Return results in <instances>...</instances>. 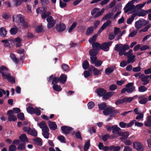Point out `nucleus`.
I'll list each match as a JSON object with an SVG mask.
<instances>
[{"label": "nucleus", "mask_w": 151, "mask_h": 151, "mask_svg": "<svg viewBox=\"0 0 151 151\" xmlns=\"http://www.w3.org/2000/svg\"><path fill=\"white\" fill-rule=\"evenodd\" d=\"M137 1L136 0H132L129 2L124 8V12L127 13L129 11L133 12L136 10L140 9L142 8L146 4L144 2L142 4L137 5L136 6L133 4Z\"/></svg>", "instance_id": "f257e3e1"}, {"label": "nucleus", "mask_w": 151, "mask_h": 151, "mask_svg": "<svg viewBox=\"0 0 151 151\" xmlns=\"http://www.w3.org/2000/svg\"><path fill=\"white\" fill-rule=\"evenodd\" d=\"M89 53L91 56L90 58L91 63L94 64L96 67L101 66L102 62L100 60H97V58L96 56L98 54V52L96 51H94L93 49H91L89 51Z\"/></svg>", "instance_id": "f03ea898"}, {"label": "nucleus", "mask_w": 151, "mask_h": 151, "mask_svg": "<svg viewBox=\"0 0 151 151\" xmlns=\"http://www.w3.org/2000/svg\"><path fill=\"white\" fill-rule=\"evenodd\" d=\"M112 43L111 41L107 43H105L101 45L98 43H95L93 44V48L94 51H96L98 52L100 49L105 51H108L109 50V47Z\"/></svg>", "instance_id": "7ed1b4c3"}, {"label": "nucleus", "mask_w": 151, "mask_h": 151, "mask_svg": "<svg viewBox=\"0 0 151 151\" xmlns=\"http://www.w3.org/2000/svg\"><path fill=\"white\" fill-rule=\"evenodd\" d=\"M129 48V46L127 44L122 45L121 44L116 45L114 47L115 50L119 52V54L122 56L125 51Z\"/></svg>", "instance_id": "20e7f679"}, {"label": "nucleus", "mask_w": 151, "mask_h": 151, "mask_svg": "<svg viewBox=\"0 0 151 151\" xmlns=\"http://www.w3.org/2000/svg\"><path fill=\"white\" fill-rule=\"evenodd\" d=\"M149 22L143 19H139L136 21L135 23V27L137 29L142 28L144 26L148 24Z\"/></svg>", "instance_id": "39448f33"}, {"label": "nucleus", "mask_w": 151, "mask_h": 151, "mask_svg": "<svg viewBox=\"0 0 151 151\" xmlns=\"http://www.w3.org/2000/svg\"><path fill=\"white\" fill-rule=\"evenodd\" d=\"M104 9H102L101 11L99 9L95 8L93 9L91 12L92 15H94L95 17H97L101 15L104 12Z\"/></svg>", "instance_id": "423d86ee"}, {"label": "nucleus", "mask_w": 151, "mask_h": 151, "mask_svg": "<svg viewBox=\"0 0 151 151\" xmlns=\"http://www.w3.org/2000/svg\"><path fill=\"white\" fill-rule=\"evenodd\" d=\"M61 129L63 132L65 134H68L69 132H70L72 135L75 133V131L73 130V128L70 127L63 126L61 127Z\"/></svg>", "instance_id": "0eeeda50"}, {"label": "nucleus", "mask_w": 151, "mask_h": 151, "mask_svg": "<svg viewBox=\"0 0 151 151\" xmlns=\"http://www.w3.org/2000/svg\"><path fill=\"white\" fill-rule=\"evenodd\" d=\"M47 21L48 22L47 27L48 28L52 27L55 24V21L51 16H49L47 17Z\"/></svg>", "instance_id": "6e6552de"}, {"label": "nucleus", "mask_w": 151, "mask_h": 151, "mask_svg": "<svg viewBox=\"0 0 151 151\" xmlns=\"http://www.w3.org/2000/svg\"><path fill=\"white\" fill-rule=\"evenodd\" d=\"M13 19L14 22L21 23L24 20V17L22 15L20 14L14 15L13 17Z\"/></svg>", "instance_id": "1a4fd4ad"}, {"label": "nucleus", "mask_w": 151, "mask_h": 151, "mask_svg": "<svg viewBox=\"0 0 151 151\" xmlns=\"http://www.w3.org/2000/svg\"><path fill=\"white\" fill-rule=\"evenodd\" d=\"M7 113L9 115L8 119L9 121L12 122L15 121L17 120V118L16 116L14 115L13 112L12 110L8 111Z\"/></svg>", "instance_id": "9d476101"}, {"label": "nucleus", "mask_w": 151, "mask_h": 151, "mask_svg": "<svg viewBox=\"0 0 151 151\" xmlns=\"http://www.w3.org/2000/svg\"><path fill=\"white\" fill-rule=\"evenodd\" d=\"M149 77V76H145L144 74H142L139 76V79L144 82L143 84L145 85L149 82L150 81L148 79Z\"/></svg>", "instance_id": "9b49d317"}, {"label": "nucleus", "mask_w": 151, "mask_h": 151, "mask_svg": "<svg viewBox=\"0 0 151 151\" xmlns=\"http://www.w3.org/2000/svg\"><path fill=\"white\" fill-rule=\"evenodd\" d=\"M133 83H129L126 85L127 88V92L128 93H131L134 91L135 89V87L133 86Z\"/></svg>", "instance_id": "f8f14e48"}, {"label": "nucleus", "mask_w": 151, "mask_h": 151, "mask_svg": "<svg viewBox=\"0 0 151 151\" xmlns=\"http://www.w3.org/2000/svg\"><path fill=\"white\" fill-rule=\"evenodd\" d=\"M111 24V22L110 21H108L104 24L98 31L97 34L99 35L101 33L102 30L104 29Z\"/></svg>", "instance_id": "ddd939ff"}, {"label": "nucleus", "mask_w": 151, "mask_h": 151, "mask_svg": "<svg viewBox=\"0 0 151 151\" xmlns=\"http://www.w3.org/2000/svg\"><path fill=\"white\" fill-rule=\"evenodd\" d=\"M89 69L93 72L95 76H98L101 74V70H98L97 68L92 65L90 66Z\"/></svg>", "instance_id": "4468645a"}, {"label": "nucleus", "mask_w": 151, "mask_h": 151, "mask_svg": "<svg viewBox=\"0 0 151 151\" xmlns=\"http://www.w3.org/2000/svg\"><path fill=\"white\" fill-rule=\"evenodd\" d=\"M38 125L42 129V131L49 130V129L45 122L42 121L40 123H38Z\"/></svg>", "instance_id": "2eb2a0df"}, {"label": "nucleus", "mask_w": 151, "mask_h": 151, "mask_svg": "<svg viewBox=\"0 0 151 151\" xmlns=\"http://www.w3.org/2000/svg\"><path fill=\"white\" fill-rule=\"evenodd\" d=\"M134 124L135 126L140 127L142 126L143 124L142 123L137 122L135 120H133L129 122V126H132Z\"/></svg>", "instance_id": "dca6fc26"}, {"label": "nucleus", "mask_w": 151, "mask_h": 151, "mask_svg": "<svg viewBox=\"0 0 151 151\" xmlns=\"http://www.w3.org/2000/svg\"><path fill=\"white\" fill-rule=\"evenodd\" d=\"M52 80V84L54 85V84H56L58 83L59 81V78L58 77H54L53 76H51L49 77L48 81H50L51 80Z\"/></svg>", "instance_id": "f3484780"}, {"label": "nucleus", "mask_w": 151, "mask_h": 151, "mask_svg": "<svg viewBox=\"0 0 151 151\" xmlns=\"http://www.w3.org/2000/svg\"><path fill=\"white\" fill-rule=\"evenodd\" d=\"M121 130V129L116 125L113 126L112 132L113 133L117 134L119 135L121 132H120Z\"/></svg>", "instance_id": "a211bd4d"}, {"label": "nucleus", "mask_w": 151, "mask_h": 151, "mask_svg": "<svg viewBox=\"0 0 151 151\" xmlns=\"http://www.w3.org/2000/svg\"><path fill=\"white\" fill-rule=\"evenodd\" d=\"M13 41L14 44L16 45V47H19L21 46L22 40L20 38L17 37L14 38L13 40Z\"/></svg>", "instance_id": "6ab92c4d"}, {"label": "nucleus", "mask_w": 151, "mask_h": 151, "mask_svg": "<svg viewBox=\"0 0 151 151\" xmlns=\"http://www.w3.org/2000/svg\"><path fill=\"white\" fill-rule=\"evenodd\" d=\"M56 29L57 30L58 32L62 31L65 29V26L63 23H61L57 25Z\"/></svg>", "instance_id": "aec40b11"}, {"label": "nucleus", "mask_w": 151, "mask_h": 151, "mask_svg": "<svg viewBox=\"0 0 151 151\" xmlns=\"http://www.w3.org/2000/svg\"><path fill=\"white\" fill-rule=\"evenodd\" d=\"M129 135V133L127 132H121L119 136H122V137L121 138V140H124L127 139Z\"/></svg>", "instance_id": "412c9836"}, {"label": "nucleus", "mask_w": 151, "mask_h": 151, "mask_svg": "<svg viewBox=\"0 0 151 151\" xmlns=\"http://www.w3.org/2000/svg\"><path fill=\"white\" fill-rule=\"evenodd\" d=\"M135 56L133 55H131L130 56H127V62L128 63H133L135 62Z\"/></svg>", "instance_id": "4be33fe9"}, {"label": "nucleus", "mask_w": 151, "mask_h": 151, "mask_svg": "<svg viewBox=\"0 0 151 151\" xmlns=\"http://www.w3.org/2000/svg\"><path fill=\"white\" fill-rule=\"evenodd\" d=\"M133 147L137 150H140L142 148V145L139 142H135L133 143Z\"/></svg>", "instance_id": "5701e85b"}, {"label": "nucleus", "mask_w": 151, "mask_h": 151, "mask_svg": "<svg viewBox=\"0 0 151 151\" xmlns=\"http://www.w3.org/2000/svg\"><path fill=\"white\" fill-rule=\"evenodd\" d=\"M48 122L49 126L50 129L54 130L57 129V126L55 122L51 121Z\"/></svg>", "instance_id": "b1692460"}, {"label": "nucleus", "mask_w": 151, "mask_h": 151, "mask_svg": "<svg viewBox=\"0 0 151 151\" xmlns=\"http://www.w3.org/2000/svg\"><path fill=\"white\" fill-rule=\"evenodd\" d=\"M67 78V76L64 74H62L61 75L59 78L60 82L64 83L66 82Z\"/></svg>", "instance_id": "393cba45"}, {"label": "nucleus", "mask_w": 151, "mask_h": 151, "mask_svg": "<svg viewBox=\"0 0 151 151\" xmlns=\"http://www.w3.org/2000/svg\"><path fill=\"white\" fill-rule=\"evenodd\" d=\"M97 94L99 96H102L106 92V91L103 89H99L96 91Z\"/></svg>", "instance_id": "a878e982"}, {"label": "nucleus", "mask_w": 151, "mask_h": 151, "mask_svg": "<svg viewBox=\"0 0 151 151\" xmlns=\"http://www.w3.org/2000/svg\"><path fill=\"white\" fill-rule=\"evenodd\" d=\"M137 15V14L136 13H133L131 17L127 19V23L128 24H130L134 19V18Z\"/></svg>", "instance_id": "bb28decb"}, {"label": "nucleus", "mask_w": 151, "mask_h": 151, "mask_svg": "<svg viewBox=\"0 0 151 151\" xmlns=\"http://www.w3.org/2000/svg\"><path fill=\"white\" fill-rule=\"evenodd\" d=\"M145 125L147 127L151 126V116L147 117V120L145 122Z\"/></svg>", "instance_id": "cd10ccee"}, {"label": "nucleus", "mask_w": 151, "mask_h": 151, "mask_svg": "<svg viewBox=\"0 0 151 151\" xmlns=\"http://www.w3.org/2000/svg\"><path fill=\"white\" fill-rule=\"evenodd\" d=\"M22 2V0H13L12 4L14 6H18L21 4Z\"/></svg>", "instance_id": "c85d7f7f"}, {"label": "nucleus", "mask_w": 151, "mask_h": 151, "mask_svg": "<svg viewBox=\"0 0 151 151\" xmlns=\"http://www.w3.org/2000/svg\"><path fill=\"white\" fill-rule=\"evenodd\" d=\"M114 94V92H108L104 94L103 98L104 99H109L110 97L112 96Z\"/></svg>", "instance_id": "c756f323"}, {"label": "nucleus", "mask_w": 151, "mask_h": 151, "mask_svg": "<svg viewBox=\"0 0 151 151\" xmlns=\"http://www.w3.org/2000/svg\"><path fill=\"white\" fill-rule=\"evenodd\" d=\"M93 31V27H90L87 29L86 32V35H89L92 34Z\"/></svg>", "instance_id": "7c9ffc66"}, {"label": "nucleus", "mask_w": 151, "mask_h": 151, "mask_svg": "<svg viewBox=\"0 0 151 151\" xmlns=\"http://www.w3.org/2000/svg\"><path fill=\"white\" fill-rule=\"evenodd\" d=\"M34 142L36 144L40 146L42 144L41 139L39 138L36 137L34 139Z\"/></svg>", "instance_id": "2f4dec72"}, {"label": "nucleus", "mask_w": 151, "mask_h": 151, "mask_svg": "<svg viewBox=\"0 0 151 151\" xmlns=\"http://www.w3.org/2000/svg\"><path fill=\"white\" fill-rule=\"evenodd\" d=\"M112 111V109L110 108H107L103 111V113L105 115H108Z\"/></svg>", "instance_id": "473e14b6"}, {"label": "nucleus", "mask_w": 151, "mask_h": 151, "mask_svg": "<svg viewBox=\"0 0 151 151\" xmlns=\"http://www.w3.org/2000/svg\"><path fill=\"white\" fill-rule=\"evenodd\" d=\"M20 139L22 142H27L28 139L26 135L24 134L21 135L19 137Z\"/></svg>", "instance_id": "72a5a7b5"}, {"label": "nucleus", "mask_w": 151, "mask_h": 151, "mask_svg": "<svg viewBox=\"0 0 151 151\" xmlns=\"http://www.w3.org/2000/svg\"><path fill=\"white\" fill-rule=\"evenodd\" d=\"M97 37V35H95L93 36V37L89 40V42L90 44H92V46L93 44V43H97L96 42H94L96 39Z\"/></svg>", "instance_id": "f704fd0d"}, {"label": "nucleus", "mask_w": 151, "mask_h": 151, "mask_svg": "<svg viewBox=\"0 0 151 151\" xmlns=\"http://www.w3.org/2000/svg\"><path fill=\"white\" fill-rule=\"evenodd\" d=\"M46 11V9L44 7H40L36 10V12L37 14H41L45 12Z\"/></svg>", "instance_id": "c9c22d12"}, {"label": "nucleus", "mask_w": 151, "mask_h": 151, "mask_svg": "<svg viewBox=\"0 0 151 151\" xmlns=\"http://www.w3.org/2000/svg\"><path fill=\"white\" fill-rule=\"evenodd\" d=\"M135 97V96L134 97H125L123 99L124 103H128L131 102Z\"/></svg>", "instance_id": "e433bc0d"}, {"label": "nucleus", "mask_w": 151, "mask_h": 151, "mask_svg": "<svg viewBox=\"0 0 151 151\" xmlns=\"http://www.w3.org/2000/svg\"><path fill=\"white\" fill-rule=\"evenodd\" d=\"M53 88L54 90L57 91H60L62 89L60 86L57 84L54 85L53 86Z\"/></svg>", "instance_id": "4c0bfd02"}, {"label": "nucleus", "mask_w": 151, "mask_h": 151, "mask_svg": "<svg viewBox=\"0 0 151 151\" xmlns=\"http://www.w3.org/2000/svg\"><path fill=\"white\" fill-rule=\"evenodd\" d=\"M113 13H109L106 15L103 18V19H109L112 18V16L113 15Z\"/></svg>", "instance_id": "58836bf2"}, {"label": "nucleus", "mask_w": 151, "mask_h": 151, "mask_svg": "<svg viewBox=\"0 0 151 151\" xmlns=\"http://www.w3.org/2000/svg\"><path fill=\"white\" fill-rule=\"evenodd\" d=\"M0 35L2 36H5L6 35V31L4 27L0 28Z\"/></svg>", "instance_id": "ea45409f"}, {"label": "nucleus", "mask_w": 151, "mask_h": 151, "mask_svg": "<svg viewBox=\"0 0 151 151\" xmlns=\"http://www.w3.org/2000/svg\"><path fill=\"white\" fill-rule=\"evenodd\" d=\"M29 134L33 136H36L37 135V132L34 129H31L29 131Z\"/></svg>", "instance_id": "a19ab883"}, {"label": "nucleus", "mask_w": 151, "mask_h": 151, "mask_svg": "<svg viewBox=\"0 0 151 151\" xmlns=\"http://www.w3.org/2000/svg\"><path fill=\"white\" fill-rule=\"evenodd\" d=\"M129 123H128V124H127L126 123H124V122H120L119 123V126L121 127L122 128H124L125 127H127L128 128L130 127H131V126H129Z\"/></svg>", "instance_id": "79ce46f5"}, {"label": "nucleus", "mask_w": 151, "mask_h": 151, "mask_svg": "<svg viewBox=\"0 0 151 151\" xmlns=\"http://www.w3.org/2000/svg\"><path fill=\"white\" fill-rule=\"evenodd\" d=\"M34 110L35 108L31 107H29L27 108V112L30 114H34Z\"/></svg>", "instance_id": "37998d69"}, {"label": "nucleus", "mask_w": 151, "mask_h": 151, "mask_svg": "<svg viewBox=\"0 0 151 151\" xmlns=\"http://www.w3.org/2000/svg\"><path fill=\"white\" fill-rule=\"evenodd\" d=\"M89 66L88 62L86 60H85L83 63L82 66L83 68L84 69H87Z\"/></svg>", "instance_id": "c03bdc74"}, {"label": "nucleus", "mask_w": 151, "mask_h": 151, "mask_svg": "<svg viewBox=\"0 0 151 151\" xmlns=\"http://www.w3.org/2000/svg\"><path fill=\"white\" fill-rule=\"evenodd\" d=\"M17 31V29L16 27L12 28L10 30V32L12 35H14L16 34Z\"/></svg>", "instance_id": "a18cd8bd"}, {"label": "nucleus", "mask_w": 151, "mask_h": 151, "mask_svg": "<svg viewBox=\"0 0 151 151\" xmlns=\"http://www.w3.org/2000/svg\"><path fill=\"white\" fill-rule=\"evenodd\" d=\"M42 25L37 26L35 28V31L37 32H41L42 30Z\"/></svg>", "instance_id": "49530a36"}, {"label": "nucleus", "mask_w": 151, "mask_h": 151, "mask_svg": "<svg viewBox=\"0 0 151 151\" xmlns=\"http://www.w3.org/2000/svg\"><path fill=\"white\" fill-rule=\"evenodd\" d=\"M62 68L63 70L65 71L68 72L69 70L68 66L65 64H63L62 65Z\"/></svg>", "instance_id": "de8ad7c7"}, {"label": "nucleus", "mask_w": 151, "mask_h": 151, "mask_svg": "<svg viewBox=\"0 0 151 151\" xmlns=\"http://www.w3.org/2000/svg\"><path fill=\"white\" fill-rule=\"evenodd\" d=\"M77 24V23L75 22H73L68 29V32H71L72 30L75 27Z\"/></svg>", "instance_id": "09e8293b"}, {"label": "nucleus", "mask_w": 151, "mask_h": 151, "mask_svg": "<svg viewBox=\"0 0 151 151\" xmlns=\"http://www.w3.org/2000/svg\"><path fill=\"white\" fill-rule=\"evenodd\" d=\"M147 89L144 86H141L138 88L139 91L141 92H143L145 91Z\"/></svg>", "instance_id": "8fccbe9b"}, {"label": "nucleus", "mask_w": 151, "mask_h": 151, "mask_svg": "<svg viewBox=\"0 0 151 151\" xmlns=\"http://www.w3.org/2000/svg\"><path fill=\"white\" fill-rule=\"evenodd\" d=\"M114 70L113 68H108L105 70V72L106 74L108 75L113 72Z\"/></svg>", "instance_id": "3c124183"}, {"label": "nucleus", "mask_w": 151, "mask_h": 151, "mask_svg": "<svg viewBox=\"0 0 151 151\" xmlns=\"http://www.w3.org/2000/svg\"><path fill=\"white\" fill-rule=\"evenodd\" d=\"M10 57L15 63L17 62L18 60L14 54L11 53L10 54Z\"/></svg>", "instance_id": "603ef678"}, {"label": "nucleus", "mask_w": 151, "mask_h": 151, "mask_svg": "<svg viewBox=\"0 0 151 151\" xmlns=\"http://www.w3.org/2000/svg\"><path fill=\"white\" fill-rule=\"evenodd\" d=\"M90 145V141H88L85 144L84 149V151H87L88 150L89 148Z\"/></svg>", "instance_id": "864d4df0"}, {"label": "nucleus", "mask_w": 151, "mask_h": 151, "mask_svg": "<svg viewBox=\"0 0 151 151\" xmlns=\"http://www.w3.org/2000/svg\"><path fill=\"white\" fill-rule=\"evenodd\" d=\"M42 135L46 138L48 139L49 138V134L48 132V130L42 131Z\"/></svg>", "instance_id": "5fc2aeb1"}, {"label": "nucleus", "mask_w": 151, "mask_h": 151, "mask_svg": "<svg viewBox=\"0 0 151 151\" xmlns=\"http://www.w3.org/2000/svg\"><path fill=\"white\" fill-rule=\"evenodd\" d=\"M98 106L99 109L102 110L106 107V105L105 103H103L99 104Z\"/></svg>", "instance_id": "6e6d98bb"}, {"label": "nucleus", "mask_w": 151, "mask_h": 151, "mask_svg": "<svg viewBox=\"0 0 151 151\" xmlns=\"http://www.w3.org/2000/svg\"><path fill=\"white\" fill-rule=\"evenodd\" d=\"M94 105L95 104L92 101H91L89 102L87 104L88 108L89 109H91L94 106Z\"/></svg>", "instance_id": "4d7b16f0"}, {"label": "nucleus", "mask_w": 151, "mask_h": 151, "mask_svg": "<svg viewBox=\"0 0 151 151\" xmlns=\"http://www.w3.org/2000/svg\"><path fill=\"white\" fill-rule=\"evenodd\" d=\"M17 149V147L15 145H11L9 147V151H14Z\"/></svg>", "instance_id": "13d9d810"}, {"label": "nucleus", "mask_w": 151, "mask_h": 151, "mask_svg": "<svg viewBox=\"0 0 151 151\" xmlns=\"http://www.w3.org/2000/svg\"><path fill=\"white\" fill-rule=\"evenodd\" d=\"M147 101V98H144L140 100L139 101V103L141 104H145Z\"/></svg>", "instance_id": "bf43d9fd"}, {"label": "nucleus", "mask_w": 151, "mask_h": 151, "mask_svg": "<svg viewBox=\"0 0 151 151\" xmlns=\"http://www.w3.org/2000/svg\"><path fill=\"white\" fill-rule=\"evenodd\" d=\"M111 147H113L112 148V150H113V151H119L121 148V147L118 146H112Z\"/></svg>", "instance_id": "052dcab7"}, {"label": "nucleus", "mask_w": 151, "mask_h": 151, "mask_svg": "<svg viewBox=\"0 0 151 151\" xmlns=\"http://www.w3.org/2000/svg\"><path fill=\"white\" fill-rule=\"evenodd\" d=\"M34 113H35L37 115H40L41 114V111L40 110L37 108H35Z\"/></svg>", "instance_id": "680f3d73"}, {"label": "nucleus", "mask_w": 151, "mask_h": 151, "mask_svg": "<svg viewBox=\"0 0 151 151\" xmlns=\"http://www.w3.org/2000/svg\"><path fill=\"white\" fill-rule=\"evenodd\" d=\"M17 117L21 120H23L24 119V115L23 113H21L17 115Z\"/></svg>", "instance_id": "e2e57ef3"}, {"label": "nucleus", "mask_w": 151, "mask_h": 151, "mask_svg": "<svg viewBox=\"0 0 151 151\" xmlns=\"http://www.w3.org/2000/svg\"><path fill=\"white\" fill-rule=\"evenodd\" d=\"M147 12L144 10H142L139 14H137L138 16H144L146 15Z\"/></svg>", "instance_id": "0e129e2a"}, {"label": "nucleus", "mask_w": 151, "mask_h": 151, "mask_svg": "<svg viewBox=\"0 0 151 151\" xmlns=\"http://www.w3.org/2000/svg\"><path fill=\"white\" fill-rule=\"evenodd\" d=\"M67 4L66 2H63L62 1L60 0V7L62 8H63L66 6Z\"/></svg>", "instance_id": "69168bd1"}, {"label": "nucleus", "mask_w": 151, "mask_h": 151, "mask_svg": "<svg viewBox=\"0 0 151 151\" xmlns=\"http://www.w3.org/2000/svg\"><path fill=\"white\" fill-rule=\"evenodd\" d=\"M91 73L88 71L85 70L84 72V75L85 78H87L90 76Z\"/></svg>", "instance_id": "338daca9"}, {"label": "nucleus", "mask_w": 151, "mask_h": 151, "mask_svg": "<svg viewBox=\"0 0 151 151\" xmlns=\"http://www.w3.org/2000/svg\"><path fill=\"white\" fill-rule=\"evenodd\" d=\"M138 115L136 117V119H142L144 117V114L143 113H141L138 114Z\"/></svg>", "instance_id": "774afa93"}]
</instances>
